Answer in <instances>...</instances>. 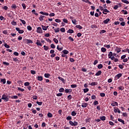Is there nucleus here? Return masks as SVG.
I'll return each instance as SVG.
<instances>
[{
    "label": "nucleus",
    "mask_w": 129,
    "mask_h": 129,
    "mask_svg": "<svg viewBox=\"0 0 129 129\" xmlns=\"http://www.w3.org/2000/svg\"><path fill=\"white\" fill-rule=\"evenodd\" d=\"M2 99H3L4 101L7 102V101H9V96L6 94H4L2 96Z\"/></svg>",
    "instance_id": "1"
},
{
    "label": "nucleus",
    "mask_w": 129,
    "mask_h": 129,
    "mask_svg": "<svg viewBox=\"0 0 129 129\" xmlns=\"http://www.w3.org/2000/svg\"><path fill=\"white\" fill-rule=\"evenodd\" d=\"M37 33H38L39 34H42L43 33V30H42V28L38 27L37 28Z\"/></svg>",
    "instance_id": "2"
},
{
    "label": "nucleus",
    "mask_w": 129,
    "mask_h": 129,
    "mask_svg": "<svg viewBox=\"0 0 129 129\" xmlns=\"http://www.w3.org/2000/svg\"><path fill=\"white\" fill-rule=\"evenodd\" d=\"M16 31L19 32V34H23L24 33V30H20V28L16 27Z\"/></svg>",
    "instance_id": "3"
},
{
    "label": "nucleus",
    "mask_w": 129,
    "mask_h": 129,
    "mask_svg": "<svg viewBox=\"0 0 129 129\" xmlns=\"http://www.w3.org/2000/svg\"><path fill=\"white\" fill-rule=\"evenodd\" d=\"M24 41L26 42V44H33V40L30 39H25Z\"/></svg>",
    "instance_id": "4"
},
{
    "label": "nucleus",
    "mask_w": 129,
    "mask_h": 129,
    "mask_svg": "<svg viewBox=\"0 0 129 129\" xmlns=\"http://www.w3.org/2000/svg\"><path fill=\"white\" fill-rule=\"evenodd\" d=\"M111 105L112 106H118V103L117 102L113 101L111 103Z\"/></svg>",
    "instance_id": "5"
},
{
    "label": "nucleus",
    "mask_w": 129,
    "mask_h": 129,
    "mask_svg": "<svg viewBox=\"0 0 129 129\" xmlns=\"http://www.w3.org/2000/svg\"><path fill=\"white\" fill-rule=\"evenodd\" d=\"M107 13H109V11H108L107 9H105L104 10H103V14H104V15H107Z\"/></svg>",
    "instance_id": "6"
},
{
    "label": "nucleus",
    "mask_w": 129,
    "mask_h": 129,
    "mask_svg": "<svg viewBox=\"0 0 129 129\" xmlns=\"http://www.w3.org/2000/svg\"><path fill=\"white\" fill-rule=\"evenodd\" d=\"M45 18H46V17H45L43 15H41L39 17V21H44V19H45Z\"/></svg>",
    "instance_id": "7"
},
{
    "label": "nucleus",
    "mask_w": 129,
    "mask_h": 129,
    "mask_svg": "<svg viewBox=\"0 0 129 129\" xmlns=\"http://www.w3.org/2000/svg\"><path fill=\"white\" fill-rule=\"evenodd\" d=\"M121 76H122V74L119 73V74H118L117 75L115 76V78H117V79H119V78H120V77Z\"/></svg>",
    "instance_id": "8"
},
{
    "label": "nucleus",
    "mask_w": 129,
    "mask_h": 129,
    "mask_svg": "<svg viewBox=\"0 0 129 129\" xmlns=\"http://www.w3.org/2000/svg\"><path fill=\"white\" fill-rule=\"evenodd\" d=\"M114 112H115V113H116V112H118V113H120V110H119V109H118V108L115 109H114Z\"/></svg>",
    "instance_id": "9"
},
{
    "label": "nucleus",
    "mask_w": 129,
    "mask_h": 129,
    "mask_svg": "<svg viewBox=\"0 0 129 129\" xmlns=\"http://www.w3.org/2000/svg\"><path fill=\"white\" fill-rule=\"evenodd\" d=\"M36 44L37 46H42V43H41V41H40V40H37L36 42Z\"/></svg>",
    "instance_id": "10"
},
{
    "label": "nucleus",
    "mask_w": 129,
    "mask_h": 129,
    "mask_svg": "<svg viewBox=\"0 0 129 129\" xmlns=\"http://www.w3.org/2000/svg\"><path fill=\"white\" fill-rule=\"evenodd\" d=\"M39 14H41V15H43L44 16H49V13H45L43 11L40 12Z\"/></svg>",
    "instance_id": "11"
},
{
    "label": "nucleus",
    "mask_w": 129,
    "mask_h": 129,
    "mask_svg": "<svg viewBox=\"0 0 129 129\" xmlns=\"http://www.w3.org/2000/svg\"><path fill=\"white\" fill-rule=\"evenodd\" d=\"M110 20L109 19H107L103 21V23L105 24H108V22H109Z\"/></svg>",
    "instance_id": "12"
},
{
    "label": "nucleus",
    "mask_w": 129,
    "mask_h": 129,
    "mask_svg": "<svg viewBox=\"0 0 129 129\" xmlns=\"http://www.w3.org/2000/svg\"><path fill=\"white\" fill-rule=\"evenodd\" d=\"M113 55V53H112V52L110 51L109 54H108V56L109 57V59H110V58H111V57H112Z\"/></svg>",
    "instance_id": "13"
},
{
    "label": "nucleus",
    "mask_w": 129,
    "mask_h": 129,
    "mask_svg": "<svg viewBox=\"0 0 129 129\" xmlns=\"http://www.w3.org/2000/svg\"><path fill=\"white\" fill-rule=\"evenodd\" d=\"M98 83L97 82H92L91 84L89 83V85H91V86H95V85H97Z\"/></svg>",
    "instance_id": "14"
},
{
    "label": "nucleus",
    "mask_w": 129,
    "mask_h": 129,
    "mask_svg": "<svg viewBox=\"0 0 129 129\" xmlns=\"http://www.w3.org/2000/svg\"><path fill=\"white\" fill-rule=\"evenodd\" d=\"M50 76H51V75L49 73L44 74V77H45V78H49Z\"/></svg>",
    "instance_id": "15"
},
{
    "label": "nucleus",
    "mask_w": 129,
    "mask_h": 129,
    "mask_svg": "<svg viewBox=\"0 0 129 129\" xmlns=\"http://www.w3.org/2000/svg\"><path fill=\"white\" fill-rule=\"evenodd\" d=\"M101 73H102V72H101V71H99L97 73H96L95 76H99V75H101Z\"/></svg>",
    "instance_id": "16"
},
{
    "label": "nucleus",
    "mask_w": 129,
    "mask_h": 129,
    "mask_svg": "<svg viewBox=\"0 0 129 129\" xmlns=\"http://www.w3.org/2000/svg\"><path fill=\"white\" fill-rule=\"evenodd\" d=\"M66 93H69V92H72V89H66L65 90Z\"/></svg>",
    "instance_id": "17"
},
{
    "label": "nucleus",
    "mask_w": 129,
    "mask_h": 129,
    "mask_svg": "<svg viewBox=\"0 0 129 129\" xmlns=\"http://www.w3.org/2000/svg\"><path fill=\"white\" fill-rule=\"evenodd\" d=\"M115 51H116L117 53H119L121 51V50H120V48L116 47Z\"/></svg>",
    "instance_id": "18"
},
{
    "label": "nucleus",
    "mask_w": 129,
    "mask_h": 129,
    "mask_svg": "<svg viewBox=\"0 0 129 129\" xmlns=\"http://www.w3.org/2000/svg\"><path fill=\"white\" fill-rule=\"evenodd\" d=\"M62 53L66 55L67 54H69V51L66 49H64L62 51Z\"/></svg>",
    "instance_id": "19"
},
{
    "label": "nucleus",
    "mask_w": 129,
    "mask_h": 129,
    "mask_svg": "<svg viewBox=\"0 0 129 129\" xmlns=\"http://www.w3.org/2000/svg\"><path fill=\"white\" fill-rule=\"evenodd\" d=\"M88 105V103H84L82 104V107H86Z\"/></svg>",
    "instance_id": "20"
},
{
    "label": "nucleus",
    "mask_w": 129,
    "mask_h": 129,
    "mask_svg": "<svg viewBox=\"0 0 129 129\" xmlns=\"http://www.w3.org/2000/svg\"><path fill=\"white\" fill-rule=\"evenodd\" d=\"M37 80H38V81H42V80H43V77L42 76L37 77Z\"/></svg>",
    "instance_id": "21"
},
{
    "label": "nucleus",
    "mask_w": 129,
    "mask_h": 129,
    "mask_svg": "<svg viewBox=\"0 0 129 129\" xmlns=\"http://www.w3.org/2000/svg\"><path fill=\"white\" fill-rule=\"evenodd\" d=\"M58 79L60 80L61 81H62V82H63V83H64V82H65V80H64V79H63V78L60 77H58Z\"/></svg>",
    "instance_id": "22"
},
{
    "label": "nucleus",
    "mask_w": 129,
    "mask_h": 129,
    "mask_svg": "<svg viewBox=\"0 0 129 129\" xmlns=\"http://www.w3.org/2000/svg\"><path fill=\"white\" fill-rule=\"evenodd\" d=\"M1 83H3V84H6V79H2L1 81Z\"/></svg>",
    "instance_id": "23"
},
{
    "label": "nucleus",
    "mask_w": 129,
    "mask_h": 129,
    "mask_svg": "<svg viewBox=\"0 0 129 129\" xmlns=\"http://www.w3.org/2000/svg\"><path fill=\"white\" fill-rule=\"evenodd\" d=\"M67 33H69L70 34H73V33H74V31L72 29H69L67 31Z\"/></svg>",
    "instance_id": "24"
},
{
    "label": "nucleus",
    "mask_w": 129,
    "mask_h": 129,
    "mask_svg": "<svg viewBox=\"0 0 129 129\" xmlns=\"http://www.w3.org/2000/svg\"><path fill=\"white\" fill-rule=\"evenodd\" d=\"M118 120L120 121V122H122L123 124H125L124 120H123L122 119L118 118Z\"/></svg>",
    "instance_id": "25"
},
{
    "label": "nucleus",
    "mask_w": 129,
    "mask_h": 129,
    "mask_svg": "<svg viewBox=\"0 0 129 129\" xmlns=\"http://www.w3.org/2000/svg\"><path fill=\"white\" fill-rule=\"evenodd\" d=\"M122 3H124V4H126L127 5H128L129 2L127 0H121Z\"/></svg>",
    "instance_id": "26"
},
{
    "label": "nucleus",
    "mask_w": 129,
    "mask_h": 129,
    "mask_svg": "<svg viewBox=\"0 0 129 129\" xmlns=\"http://www.w3.org/2000/svg\"><path fill=\"white\" fill-rule=\"evenodd\" d=\"M101 50L103 53H104V52H106V48H105L104 47H102L101 49Z\"/></svg>",
    "instance_id": "27"
},
{
    "label": "nucleus",
    "mask_w": 129,
    "mask_h": 129,
    "mask_svg": "<svg viewBox=\"0 0 129 129\" xmlns=\"http://www.w3.org/2000/svg\"><path fill=\"white\" fill-rule=\"evenodd\" d=\"M54 31L55 33H59V32H60V29L59 28H58L57 29H54Z\"/></svg>",
    "instance_id": "28"
},
{
    "label": "nucleus",
    "mask_w": 129,
    "mask_h": 129,
    "mask_svg": "<svg viewBox=\"0 0 129 129\" xmlns=\"http://www.w3.org/2000/svg\"><path fill=\"white\" fill-rule=\"evenodd\" d=\"M11 25H12V26H17V22L13 21L11 22Z\"/></svg>",
    "instance_id": "29"
},
{
    "label": "nucleus",
    "mask_w": 129,
    "mask_h": 129,
    "mask_svg": "<svg viewBox=\"0 0 129 129\" xmlns=\"http://www.w3.org/2000/svg\"><path fill=\"white\" fill-rule=\"evenodd\" d=\"M72 116H75V115H76V114H77V113L75 111H73L72 112V113H71Z\"/></svg>",
    "instance_id": "30"
},
{
    "label": "nucleus",
    "mask_w": 129,
    "mask_h": 129,
    "mask_svg": "<svg viewBox=\"0 0 129 129\" xmlns=\"http://www.w3.org/2000/svg\"><path fill=\"white\" fill-rule=\"evenodd\" d=\"M104 47H105V48H107L108 49H109V48H110V45L105 44V45H104Z\"/></svg>",
    "instance_id": "31"
},
{
    "label": "nucleus",
    "mask_w": 129,
    "mask_h": 129,
    "mask_svg": "<svg viewBox=\"0 0 129 129\" xmlns=\"http://www.w3.org/2000/svg\"><path fill=\"white\" fill-rule=\"evenodd\" d=\"M76 27L78 29H80V30H82V29H83V27H82V26H81V25H76Z\"/></svg>",
    "instance_id": "32"
},
{
    "label": "nucleus",
    "mask_w": 129,
    "mask_h": 129,
    "mask_svg": "<svg viewBox=\"0 0 129 129\" xmlns=\"http://www.w3.org/2000/svg\"><path fill=\"white\" fill-rule=\"evenodd\" d=\"M47 116H48V117H52L53 115L52 114V113L48 112L47 113Z\"/></svg>",
    "instance_id": "33"
},
{
    "label": "nucleus",
    "mask_w": 129,
    "mask_h": 129,
    "mask_svg": "<svg viewBox=\"0 0 129 129\" xmlns=\"http://www.w3.org/2000/svg\"><path fill=\"white\" fill-rule=\"evenodd\" d=\"M103 67V66L102 65V64H99L98 66V69H101V68H102Z\"/></svg>",
    "instance_id": "34"
},
{
    "label": "nucleus",
    "mask_w": 129,
    "mask_h": 129,
    "mask_svg": "<svg viewBox=\"0 0 129 129\" xmlns=\"http://www.w3.org/2000/svg\"><path fill=\"white\" fill-rule=\"evenodd\" d=\"M44 47V49L45 50V51H47V50H49V47L46 46V45H44L43 46Z\"/></svg>",
    "instance_id": "35"
},
{
    "label": "nucleus",
    "mask_w": 129,
    "mask_h": 129,
    "mask_svg": "<svg viewBox=\"0 0 129 129\" xmlns=\"http://www.w3.org/2000/svg\"><path fill=\"white\" fill-rule=\"evenodd\" d=\"M57 49L58 50V51H62L63 50V47H59V45L57 46Z\"/></svg>",
    "instance_id": "36"
},
{
    "label": "nucleus",
    "mask_w": 129,
    "mask_h": 129,
    "mask_svg": "<svg viewBox=\"0 0 129 129\" xmlns=\"http://www.w3.org/2000/svg\"><path fill=\"white\" fill-rule=\"evenodd\" d=\"M118 89H119V90H121V91H122V90H123V89H124V87H123V86H119L118 87Z\"/></svg>",
    "instance_id": "37"
},
{
    "label": "nucleus",
    "mask_w": 129,
    "mask_h": 129,
    "mask_svg": "<svg viewBox=\"0 0 129 129\" xmlns=\"http://www.w3.org/2000/svg\"><path fill=\"white\" fill-rule=\"evenodd\" d=\"M20 21H21V23H22L23 24L26 25V21L22 19H19Z\"/></svg>",
    "instance_id": "38"
},
{
    "label": "nucleus",
    "mask_w": 129,
    "mask_h": 129,
    "mask_svg": "<svg viewBox=\"0 0 129 129\" xmlns=\"http://www.w3.org/2000/svg\"><path fill=\"white\" fill-rule=\"evenodd\" d=\"M18 90H20L22 92H23V91H25V89H22L21 88H20V87L18 88Z\"/></svg>",
    "instance_id": "39"
},
{
    "label": "nucleus",
    "mask_w": 129,
    "mask_h": 129,
    "mask_svg": "<svg viewBox=\"0 0 129 129\" xmlns=\"http://www.w3.org/2000/svg\"><path fill=\"white\" fill-rule=\"evenodd\" d=\"M53 42H54L55 44H58V39H57V38H54Z\"/></svg>",
    "instance_id": "40"
},
{
    "label": "nucleus",
    "mask_w": 129,
    "mask_h": 129,
    "mask_svg": "<svg viewBox=\"0 0 129 129\" xmlns=\"http://www.w3.org/2000/svg\"><path fill=\"white\" fill-rule=\"evenodd\" d=\"M42 28L43 31H47V28L44 25H42Z\"/></svg>",
    "instance_id": "41"
},
{
    "label": "nucleus",
    "mask_w": 129,
    "mask_h": 129,
    "mask_svg": "<svg viewBox=\"0 0 129 129\" xmlns=\"http://www.w3.org/2000/svg\"><path fill=\"white\" fill-rule=\"evenodd\" d=\"M89 91V89L88 88H86L84 89V93H86V92H88Z\"/></svg>",
    "instance_id": "42"
},
{
    "label": "nucleus",
    "mask_w": 129,
    "mask_h": 129,
    "mask_svg": "<svg viewBox=\"0 0 129 129\" xmlns=\"http://www.w3.org/2000/svg\"><path fill=\"white\" fill-rule=\"evenodd\" d=\"M3 63L4 65H7V66H9V65H10V63L9 62L6 61H3Z\"/></svg>",
    "instance_id": "43"
},
{
    "label": "nucleus",
    "mask_w": 129,
    "mask_h": 129,
    "mask_svg": "<svg viewBox=\"0 0 129 129\" xmlns=\"http://www.w3.org/2000/svg\"><path fill=\"white\" fill-rule=\"evenodd\" d=\"M71 86L72 88H76V87H77V85H76V84L71 85Z\"/></svg>",
    "instance_id": "44"
},
{
    "label": "nucleus",
    "mask_w": 129,
    "mask_h": 129,
    "mask_svg": "<svg viewBox=\"0 0 129 129\" xmlns=\"http://www.w3.org/2000/svg\"><path fill=\"white\" fill-rule=\"evenodd\" d=\"M59 92H64V88H60L59 89Z\"/></svg>",
    "instance_id": "45"
},
{
    "label": "nucleus",
    "mask_w": 129,
    "mask_h": 129,
    "mask_svg": "<svg viewBox=\"0 0 129 129\" xmlns=\"http://www.w3.org/2000/svg\"><path fill=\"white\" fill-rule=\"evenodd\" d=\"M121 13H124V15H127V11L126 10H122Z\"/></svg>",
    "instance_id": "46"
},
{
    "label": "nucleus",
    "mask_w": 129,
    "mask_h": 129,
    "mask_svg": "<svg viewBox=\"0 0 129 129\" xmlns=\"http://www.w3.org/2000/svg\"><path fill=\"white\" fill-rule=\"evenodd\" d=\"M92 29H96L97 28V26L96 25H91Z\"/></svg>",
    "instance_id": "47"
},
{
    "label": "nucleus",
    "mask_w": 129,
    "mask_h": 129,
    "mask_svg": "<svg viewBox=\"0 0 129 129\" xmlns=\"http://www.w3.org/2000/svg\"><path fill=\"white\" fill-rule=\"evenodd\" d=\"M100 95L101 97H104V96H105V94L104 93H101Z\"/></svg>",
    "instance_id": "48"
},
{
    "label": "nucleus",
    "mask_w": 129,
    "mask_h": 129,
    "mask_svg": "<svg viewBox=\"0 0 129 129\" xmlns=\"http://www.w3.org/2000/svg\"><path fill=\"white\" fill-rule=\"evenodd\" d=\"M69 123H70V124H71V125H72L73 126H74V122H73V121L70 120V121H69Z\"/></svg>",
    "instance_id": "49"
},
{
    "label": "nucleus",
    "mask_w": 129,
    "mask_h": 129,
    "mask_svg": "<svg viewBox=\"0 0 129 129\" xmlns=\"http://www.w3.org/2000/svg\"><path fill=\"white\" fill-rule=\"evenodd\" d=\"M67 120H71V119H72V117L71 116H68L67 117Z\"/></svg>",
    "instance_id": "50"
},
{
    "label": "nucleus",
    "mask_w": 129,
    "mask_h": 129,
    "mask_svg": "<svg viewBox=\"0 0 129 129\" xmlns=\"http://www.w3.org/2000/svg\"><path fill=\"white\" fill-rule=\"evenodd\" d=\"M12 9H17V6L15 5V4H13L12 7H11Z\"/></svg>",
    "instance_id": "51"
},
{
    "label": "nucleus",
    "mask_w": 129,
    "mask_h": 129,
    "mask_svg": "<svg viewBox=\"0 0 129 129\" xmlns=\"http://www.w3.org/2000/svg\"><path fill=\"white\" fill-rule=\"evenodd\" d=\"M27 29L28 31H32V27H31V26H28Z\"/></svg>",
    "instance_id": "52"
},
{
    "label": "nucleus",
    "mask_w": 129,
    "mask_h": 129,
    "mask_svg": "<svg viewBox=\"0 0 129 129\" xmlns=\"http://www.w3.org/2000/svg\"><path fill=\"white\" fill-rule=\"evenodd\" d=\"M55 22H56V23H61V20L56 19L55 20Z\"/></svg>",
    "instance_id": "53"
},
{
    "label": "nucleus",
    "mask_w": 129,
    "mask_h": 129,
    "mask_svg": "<svg viewBox=\"0 0 129 129\" xmlns=\"http://www.w3.org/2000/svg\"><path fill=\"white\" fill-rule=\"evenodd\" d=\"M36 103L38 105H42V104H43V102H39V101H37Z\"/></svg>",
    "instance_id": "54"
},
{
    "label": "nucleus",
    "mask_w": 129,
    "mask_h": 129,
    "mask_svg": "<svg viewBox=\"0 0 129 129\" xmlns=\"http://www.w3.org/2000/svg\"><path fill=\"white\" fill-rule=\"evenodd\" d=\"M60 31H61L62 33H65V29L64 28H60Z\"/></svg>",
    "instance_id": "55"
},
{
    "label": "nucleus",
    "mask_w": 129,
    "mask_h": 129,
    "mask_svg": "<svg viewBox=\"0 0 129 129\" xmlns=\"http://www.w3.org/2000/svg\"><path fill=\"white\" fill-rule=\"evenodd\" d=\"M25 86H29L30 85V83L28 82H25L24 83Z\"/></svg>",
    "instance_id": "56"
},
{
    "label": "nucleus",
    "mask_w": 129,
    "mask_h": 129,
    "mask_svg": "<svg viewBox=\"0 0 129 129\" xmlns=\"http://www.w3.org/2000/svg\"><path fill=\"white\" fill-rule=\"evenodd\" d=\"M93 104L94 105H97V104H98V101L95 100L94 103Z\"/></svg>",
    "instance_id": "57"
},
{
    "label": "nucleus",
    "mask_w": 129,
    "mask_h": 129,
    "mask_svg": "<svg viewBox=\"0 0 129 129\" xmlns=\"http://www.w3.org/2000/svg\"><path fill=\"white\" fill-rule=\"evenodd\" d=\"M50 47H51V48H52V49H55V45H54V44H51L50 45Z\"/></svg>",
    "instance_id": "58"
},
{
    "label": "nucleus",
    "mask_w": 129,
    "mask_h": 129,
    "mask_svg": "<svg viewBox=\"0 0 129 129\" xmlns=\"http://www.w3.org/2000/svg\"><path fill=\"white\" fill-rule=\"evenodd\" d=\"M49 17H55V13H52L49 14Z\"/></svg>",
    "instance_id": "59"
},
{
    "label": "nucleus",
    "mask_w": 129,
    "mask_h": 129,
    "mask_svg": "<svg viewBox=\"0 0 129 129\" xmlns=\"http://www.w3.org/2000/svg\"><path fill=\"white\" fill-rule=\"evenodd\" d=\"M90 119H91V118H88L86 119V122H90Z\"/></svg>",
    "instance_id": "60"
},
{
    "label": "nucleus",
    "mask_w": 129,
    "mask_h": 129,
    "mask_svg": "<svg viewBox=\"0 0 129 129\" xmlns=\"http://www.w3.org/2000/svg\"><path fill=\"white\" fill-rule=\"evenodd\" d=\"M105 118H106V117L104 116H102V117H100V119L101 120H105Z\"/></svg>",
    "instance_id": "61"
},
{
    "label": "nucleus",
    "mask_w": 129,
    "mask_h": 129,
    "mask_svg": "<svg viewBox=\"0 0 129 129\" xmlns=\"http://www.w3.org/2000/svg\"><path fill=\"white\" fill-rule=\"evenodd\" d=\"M72 23L74 24V25H76V19L73 20Z\"/></svg>",
    "instance_id": "62"
},
{
    "label": "nucleus",
    "mask_w": 129,
    "mask_h": 129,
    "mask_svg": "<svg viewBox=\"0 0 129 129\" xmlns=\"http://www.w3.org/2000/svg\"><path fill=\"white\" fill-rule=\"evenodd\" d=\"M122 115L124 116H125V117H127V113H126L125 112L123 113Z\"/></svg>",
    "instance_id": "63"
},
{
    "label": "nucleus",
    "mask_w": 129,
    "mask_h": 129,
    "mask_svg": "<svg viewBox=\"0 0 129 129\" xmlns=\"http://www.w3.org/2000/svg\"><path fill=\"white\" fill-rule=\"evenodd\" d=\"M31 74L34 75L36 73V71H35L34 70H31Z\"/></svg>",
    "instance_id": "64"
}]
</instances>
